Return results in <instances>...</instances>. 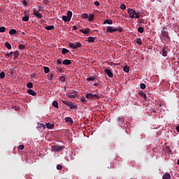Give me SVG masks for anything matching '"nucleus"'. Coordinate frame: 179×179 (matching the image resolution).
Here are the masks:
<instances>
[{
	"label": "nucleus",
	"mask_w": 179,
	"mask_h": 179,
	"mask_svg": "<svg viewBox=\"0 0 179 179\" xmlns=\"http://www.w3.org/2000/svg\"><path fill=\"white\" fill-rule=\"evenodd\" d=\"M127 13L129 14L131 19H139V17H141V13H137L136 11H135V10L131 8L127 9Z\"/></svg>",
	"instance_id": "f257e3e1"
},
{
	"label": "nucleus",
	"mask_w": 179,
	"mask_h": 179,
	"mask_svg": "<svg viewBox=\"0 0 179 179\" xmlns=\"http://www.w3.org/2000/svg\"><path fill=\"white\" fill-rule=\"evenodd\" d=\"M159 37L160 38H164V40H167V38H170V36H169V32L167 31V29H166V27L162 28Z\"/></svg>",
	"instance_id": "f03ea898"
},
{
	"label": "nucleus",
	"mask_w": 179,
	"mask_h": 179,
	"mask_svg": "<svg viewBox=\"0 0 179 179\" xmlns=\"http://www.w3.org/2000/svg\"><path fill=\"white\" fill-rule=\"evenodd\" d=\"M69 47L70 48H73V50H78V48H80L82 47V43L80 42H76V43H70L69 44Z\"/></svg>",
	"instance_id": "7ed1b4c3"
},
{
	"label": "nucleus",
	"mask_w": 179,
	"mask_h": 179,
	"mask_svg": "<svg viewBox=\"0 0 179 179\" xmlns=\"http://www.w3.org/2000/svg\"><path fill=\"white\" fill-rule=\"evenodd\" d=\"M62 103L67 106V107H70L71 110H73L76 108V103L73 102H71L69 101H62Z\"/></svg>",
	"instance_id": "20e7f679"
},
{
	"label": "nucleus",
	"mask_w": 179,
	"mask_h": 179,
	"mask_svg": "<svg viewBox=\"0 0 179 179\" xmlns=\"http://www.w3.org/2000/svg\"><path fill=\"white\" fill-rule=\"evenodd\" d=\"M34 16H36L38 19H43V14H41L38 10L36 8L33 9Z\"/></svg>",
	"instance_id": "39448f33"
},
{
	"label": "nucleus",
	"mask_w": 179,
	"mask_h": 179,
	"mask_svg": "<svg viewBox=\"0 0 179 179\" xmlns=\"http://www.w3.org/2000/svg\"><path fill=\"white\" fill-rule=\"evenodd\" d=\"M86 99H100V96L99 94H93L90 93L86 94Z\"/></svg>",
	"instance_id": "423d86ee"
},
{
	"label": "nucleus",
	"mask_w": 179,
	"mask_h": 179,
	"mask_svg": "<svg viewBox=\"0 0 179 179\" xmlns=\"http://www.w3.org/2000/svg\"><path fill=\"white\" fill-rule=\"evenodd\" d=\"M52 150L53 152H60V150H62V147L59 145H54L52 146Z\"/></svg>",
	"instance_id": "0eeeda50"
},
{
	"label": "nucleus",
	"mask_w": 179,
	"mask_h": 179,
	"mask_svg": "<svg viewBox=\"0 0 179 179\" xmlns=\"http://www.w3.org/2000/svg\"><path fill=\"white\" fill-rule=\"evenodd\" d=\"M104 72L108 75V78H113L114 76V74H113V72H111V70L106 69L104 70Z\"/></svg>",
	"instance_id": "6e6552de"
},
{
	"label": "nucleus",
	"mask_w": 179,
	"mask_h": 179,
	"mask_svg": "<svg viewBox=\"0 0 179 179\" xmlns=\"http://www.w3.org/2000/svg\"><path fill=\"white\" fill-rule=\"evenodd\" d=\"M115 31H117V29L115 28H113V27H108L106 29V33H114Z\"/></svg>",
	"instance_id": "1a4fd4ad"
},
{
	"label": "nucleus",
	"mask_w": 179,
	"mask_h": 179,
	"mask_svg": "<svg viewBox=\"0 0 179 179\" xmlns=\"http://www.w3.org/2000/svg\"><path fill=\"white\" fill-rule=\"evenodd\" d=\"M80 33H83V34H89L90 33V28H86L85 29H80Z\"/></svg>",
	"instance_id": "9d476101"
},
{
	"label": "nucleus",
	"mask_w": 179,
	"mask_h": 179,
	"mask_svg": "<svg viewBox=\"0 0 179 179\" xmlns=\"http://www.w3.org/2000/svg\"><path fill=\"white\" fill-rule=\"evenodd\" d=\"M27 93H29V94H31V96H36L37 95V93H36V92H34L31 89L28 90Z\"/></svg>",
	"instance_id": "9b49d317"
},
{
	"label": "nucleus",
	"mask_w": 179,
	"mask_h": 179,
	"mask_svg": "<svg viewBox=\"0 0 179 179\" xmlns=\"http://www.w3.org/2000/svg\"><path fill=\"white\" fill-rule=\"evenodd\" d=\"M163 179H171V175H170V173H166L163 176H162Z\"/></svg>",
	"instance_id": "f8f14e48"
},
{
	"label": "nucleus",
	"mask_w": 179,
	"mask_h": 179,
	"mask_svg": "<svg viewBox=\"0 0 179 179\" xmlns=\"http://www.w3.org/2000/svg\"><path fill=\"white\" fill-rule=\"evenodd\" d=\"M95 41H96V38L92 37V36L88 37V39L87 40L88 43H94Z\"/></svg>",
	"instance_id": "ddd939ff"
},
{
	"label": "nucleus",
	"mask_w": 179,
	"mask_h": 179,
	"mask_svg": "<svg viewBox=\"0 0 179 179\" xmlns=\"http://www.w3.org/2000/svg\"><path fill=\"white\" fill-rule=\"evenodd\" d=\"M45 127H46V128H48V129H52V128H54L55 125H54V124L46 123Z\"/></svg>",
	"instance_id": "4468645a"
},
{
	"label": "nucleus",
	"mask_w": 179,
	"mask_h": 179,
	"mask_svg": "<svg viewBox=\"0 0 179 179\" xmlns=\"http://www.w3.org/2000/svg\"><path fill=\"white\" fill-rule=\"evenodd\" d=\"M71 64H72V62H71V60L66 59L63 61V64L64 65H71Z\"/></svg>",
	"instance_id": "2eb2a0df"
},
{
	"label": "nucleus",
	"mask_w": 179,
	"mask_h": 179,
	"mask_svg": "<svg viewBox=\"0 0 179 179\" xmlns=\"http://www.w3.org/2000/svg\"><path fill=\"white\" fill-rule=\"evenodd\" d=\"M139 94L141 96V97H143L144 100L148 101V97L146 96V94L143 92H140Z\"/></svg>",
	"instance_id": "dca6fc26"
},
{
	"label": "nucleus",
	"mask_w": 179,
	"mask_h": 179,
	"mask_svg": "<svg viewBox=\"0 0 179 179\" xmlns=\"http://www.w3.org/2000/svg\"><path fill=\"white\" fill-rule=\"evenodd\" d=\"M103 24H113V20L107 19L103 22Z\"/></svg>",
	"instance_id": "f3484780"
},
{
	"label": "nucleus",
	"mask_w": 179,
	"mask_h": 179,
	"mask_svg": "<svg viewBox=\"0 0 179 179\" xmlns=\"http://www.w3.org/2000/svg\"><path fill=\"white\" fill-rule=\"evenodd\" d=\"M94 19V14H90L88 17L89 22H93V20Z\"/></svg>",
	"instance_id": "a211bd4d"
},
{
	"label": "nucleus",
	"mask_w": 179,
	"mask_h": 179,
	"mask_svg": "<svg viewBox=\"0 0 179 179\" xmlns=\"http://www.w3.org/2000/svg\"><path fill=\"white\" fill-rule=\"evenodd\" d=\"M38 128H40L41 129H45V124L43 123H38Z\"/></svg>",
	"instance_id": "6ab92c4d"
},
{
	"label": "nucleus",
	"mask_w": 179,
	"mask_h": 179,
	"mask_svg": "<svg viewBox=\"0 0 179 179\" xmlns=\"http://www.w3.org/2000/svg\"><path fill=\"white\" fill-rule=\"evenodd\" d=\"M62 20H63L64 22H71V20L68 17L67 15H63V16H62Z\"/></svg>",
	"instance_id": "aec40b11"
},
{
	"label": "nucleus",
	"mask_w": 179,
	"mask_h": 179,
	"mask_svg": "<svg viewBox=\"0 0 179 179\" xmlns=\"http://www.w3.org/2000/svg\"><path fill=\"white\" fill-rule=\"evenodd\" d=\"M162 55L163 57H167V50L164 48H162Z\"/></svg>",
	"instance_id": "412c9836"
},
{
	"label": "nucleus",
	"mask_w": 179,
	"mask_h": 179,
	"mask_svg": "<svg viewBox=\"0 0 179 179\" xmlns=\"http://www.w3.org/2000/svg\"><path fill=\"white\" fill-rule=\"evenodd\" d=\"M54 25L46 26L45 27V30H54Z\"/></svg>",
	"instance_id": "4be33fe9"
},
{
	"label": "nucleus",
	"mask_w": 179,
	"mask_h": 179,
	"mask_svg": "<svg viewBox=\"0 0 179 179\" xmlns=\"http://www.w3.org/2000/svg\"><path fill=\"white\" fill-rule=\"evenodd\" d=\"M5 45L8 50H12V45H10V43L9 42H6Z\"/></svg>",
	"instance_id": "5701e85b"
},
{
	"label": "nucleus",
	"mask_w": 179,
	"mask_h": 179,
	"mask_svg": "<svg viewBox=\"0 0 179 179\" xmlns=\"http://www.w3.org/2000/svg\"><path fill=\"white\" fill-rule=\"evenodd\" d=\"M87 82H93V80H96V77L91 76L87 78Z\"/></svg>",
	"instance_id": "b1692460"
},
{
	"label": "nucleus",
	"mask_w": 179,
	"mask_h": 179,
	"mask_svg": "<svg viewBox=\"0 0 179 179\" xmlns=\"http://www.w3.org/2000/svg\"><path fill=\"white\" fill-rule=\"evenodd\" d=\"M136 43H137V44H138V45H142V39H141V38H136Z\"/></svg>",
	"instance_id": "393cba45"
},
{
	"label": "nucleus",
	"mask_w": 179,
	"mask_h": 179,
	"mask_svg": "<svg viewBox=\"0 0 179 179\" xmlns=\"http://www.w3.org/2000/svg\"><path fill=\"white\" fill-rule=\"evenodd\" d=\"M64 121H65L66 122H73V121L72 120V118H71V117H65Z\"/></svg>",
	"instance_id": "a878e982"
},
{
	"label": "nucleus",
	"mask_w": 179,
	"mask_h": 179,
	"mask_svg": "<svg viewBox=\"0 0 179 179\" xmlns=\"http://www.w3.org/2000/svg\"><path fill=\"white\" fill-rule=\"evenodd\" d=\"M13 54H14L15 59H16L17 58H19V55H20L19 51L17 50V51L14 52Z\"/></svg>",
	"instance_id": "bb28decb"
},
{
	"label": "nucleus",
	"mask_w": 179,
	"mask_h": 179,
	"mask_svg": "<svg viewBox=\"0 0 179 179\" xmlns=\"http://www.w3.org/2000/svg\"><path fill=\"white\" fill-rule=\"evenodd\" d=\"M19 50H26V45L20 44L18 45Z\"/></svg>",
	"instance_id": "cd10ccee"
},
{
	"label": "nucleus",
	"mask_w": 179,
	"mask_h": 179,
	"mask_svg": "<svg viewBox=\"0 0 179 179\" xmlns=\"http://www.w3.org/2000/svg\"><path fill=\"white\" fill-rule=\"evenodd\" d=\"M124 72H126V73H128L129 72V66H125L123 69Z\"/></svg>",
	"instance_id": "c85d7f7f"
},
{
	"label": "nucleus",
	"mask_w": 179,
	"mask_h": 179,
	"mask_svg": "<svg viewBox=\"0 0 179 179\" xmlns=\"http://www.w3.org/2000/svg\"><path fill=\"white\" fill-rule=\"evenodd\" d=\"M52 106H53V107H55V108H59V106H58V102H57V101H54L52 102Z\"/></svg>",
	"instance_id": "c756f323"
},
{
	"label": "nucleus",
	"mask_w": 179,
	"mask_h": 179,
	"mask_svg": "<svg viewBox=\"0 0 179 179\" xmlns=\"http://www.w3.org/2000/svg\"><path fill=\"white\" fill-rule=\"evenodd\" d=\"M67 16H68V17L69 18V20H71V19L72 18V11L69 10V11L67 12Z\"/></svg>",
	"instance_id": "7c9ffc66"
},
{
	"label": "nucleus",
	"mask_w": 179,
	"mask_h": 179,
	"mask_svg": "<svg viewBox=\"0 0 179 179\" xmlns=\"http://www.w3.org/2000/svg\"><path fill=\"white\" fill-rule=\"evenodd\" d=\"M16 33H17L16 29H10L9 31V34H10V35L16 34Z\"/></svg>",
	"instance_id": "2f4dec72"
},
{
	"label": "nucleus",
	"mask_w": 179,
	"mask_h": 179,
	"mask_svg": "<svg viewBox=\"0 0 179 179\" xmlns=\"http://www.w3.org/2000/svg\"><path fill=\"white\" fill-rule=\"evenodd\" d=\"M62 54L65 55V54H68V52H69V50L66 49V48H63L62 50Z\"/></svg>",
	"instance_id": "473e14b6"
},
{
	"label": "nucleus",
	"mask_w": 179,
	"mask_h": 179,
	"mask_svg": "<svg viewBox=\"0 0 179 179\" xmlns=\"http://www.w3.org/2000/svg\"><path fill=\"white\" fill-rule=\"evenodd\" d=\"M120 9H122V10H125V9H127V6H125V4L122 3L120 5Z\"/></svg>",
	"instance_id": "72a5a7b5"
},
{
	"label": "nucleus",
	"mask_w": 179,
	"mask_h": 179,
	"mask_svg": "<svg viewBox=\"0 0 179 179\" xmlns=\"http://www.w3.org/2000/svg\"><path fill=\"white\" fill-rule=\"evenodd\" d=\"M23 22H29V15H27L26 16L22 17Z\"/></svg>",
	"instance_id": "f704fd0d"
},
{
	"label": "nucleus",
	"mask_w": 179,
	"mask_h": 179,
	"mask_svg": "<svg viewBox=\"0 0 179 179\" xmlns=\"http://www.w3.org/2000/svg\"><path fill=\"white\" fill-rule=\"evenodd\" d=\"M144 30H145V29H143V27H139L138 28V33H143Z\"/></svg>",
	"instance_id": "c9c22d12"
},
{
	"label": "nucleus",
	"mask_w": 179,
	"mask_h": 179,
	"mask_svg": "<svg viewBox=\"0 0 179 179\" xmlns=\"http://www.w3.org/2000/svg\"><path fill=\"white\" fill-rule=\"evenodd\" d=\"M27 87H28V89H31V87H33V83H28L27 84Z\"/></svg>",
	"instance_id": "e433bc0d"
},
{
	"label": "nucleus",
	"mask_w": 179,
	"mask_h": 179,
	"mask_svg": "<svg viewBox=\"0 0 179 179\" xmlns=\"http://www.w3.org/2000/svg\"><path fill=\"white\" fill-rule=\"evenodd\" d=\"M6 30V28H5V27H0V33H5Z\"/></svg>",
	"instance_id": "4c0bfd02"
},
{
	"label": "nucleus",
	"mask_w": 179,
	"mask_h": 179,
	"mask_svg": "<svg viewBox=\"0 0 179 179\" xmlns=\"http://www.w3.org/2000/svg\"><path fill=\"white\" fill-rule=\"evenodd\" d=\"M43 69L45 73H48V72H50V68L44 66Z\"/></svg>",
	"instance_id": "58836bf2"
},
{
	"label": "nucleus",
	"mask_w": 179,
	"mask_h": 179,
	"mask_svg": "<svg viewBox=\"0 0 179 179\" xmlns=\"http://www.w3.org/2000/svg\"><path fill=\"white\" fill-rule=\"evenodd\" d=\"M68 97L69 98V99H76V95H75V94H68Z\"/></svg>",
	"instance_id": "ea45409f"
},
{
	"label": "nucleus",
	"mask_w": 179,
	"mask_h": 179,
	"mask_svg": "<svg viewBox=\"0 0 179 179\" xmlns=\"http://www.w3.org/2000/svg\"><path fill=\"white\" fill-rule=\"evenodd\" d=\"M83 19H87L89 17V15L87 13H84L82 15Z\"/></svg>",
	"instance_id": "a19ab883"
},
{
	"label": "nucleus",
	"mask_w": 179,
	"mask_h": 179,
	"mask_svg": "<svg viewBox=\"0 0 179 179\" xmlns=\"http://www.w3.org/2000/svg\"><path fill=\"white\" fill-rule=\"evenodd\" d=\"M5 78V72L0 73V79H3Z\"/></svg>",
	"instance_id": "79ce46f5"
},
{
	"label": "nucleus",
	"mask_w": 179,
	"mask_h": 179,
	"mask_svg": "<svg viewBox=\"0 0 179 179\" xmlns=\"http://www.w3.org/2000/svg\"><path fill=\"white\" fill-rule=\"evenodd\" d=\"M59 80L60 82H65V78L64 76H61L59 78Z\"/></svg>",
	"instance_id": "37998d69"
},
{
	"label": "nucleus",
	"mask_w": 179,
	"mask_h": 179,
	"mask_svg": "<svg viewBox=\"0 0 179 179\" xmlns=\"http://www.w3.org/2000/svg\"><path fill=\"white\" fill-rule=\"evenodd\" d=\"M140 87H141V89H146V85H145V84H143V83H141V85H140Z\"/></svg>",
	"instance_id": "c03bdc74"
},
{
	"label": "nucleus",
	"mask_w": 179,
	"mask_h": 179,
	"mask_svg": "<svg viewBox=\"0 0 179 179\" xmlns=\"http://www.w3.org/2000/svg\"><path fill=\"white\" fill-rule=\"evenodd\" d=\"M23 149H24V145H20L18 146V150H23Z\"/></svg>",
	"instance_id": "a18cd8bd"
},
{
	"label": "nucleus",
	"mask_w": 179,
	"mask_h": 179,
	"mask_svg": "<svg viewBox=\"0 0 179 179\" xmlns=\"http://www.w3.org/2000/svg\"><path fill=\"white\" fill-rule=\"evenodd\" d=\"M116 31H119L120 33H122V28L119 27V28H115Z\"/></svg>",
	"instance_id": "49530a36"
},
{
	"label": "nucleus",
	"mask_w": 179,
	"mask_h": 179,
	"mask_svg": "<svg viewBox=\"0 0 179 179\" xmlns=\"http://www.w3.org/2000/svg\"><path fill=\"white\" fill-rule=\"evenodd\" d=\"M57 170H62V165H61V164L57 165Z\"/></svg>",
	"instance_id": "de8ad7c7"
},
{
	"label": "nucleus",
	"mask_w": 179,
	"mask_h": 179,
	"mask_svg": "<svg viewBox=\"0 0 179 179\" xmlns=\"http://www.w3.org/2000/svg\"><path fill=\"white\" fill-rule=\"evenodd\" d=\"M94 5H95V6H100V3L97 1H94Z\"/></svg>",
	"instance_id": "09e8293b"
},
{
	"label": "nucleus",
	"mask_w": 179,
	"mask_h": 179,
	"mask_svg": "<svg viewBox=\"0 0 179 179\" xmlns=\"http://www.w3.org/2000/svg\"><path fill=\"white\" fill-rule=\"evenodd\" d=\"M12 54H13V52H10V53H7L6 55V57H8L9 58V57H10V55H12Z\"/></svg>",
	"instance_id": "8fccbe9b"
},
{
	"label": "nucleus",
	"mask_w": 179,
	"mask_h": 179,
	"mask_svg": "<svg viewBox=\"0 0 179 179\" xmlns=\"http://www.w3.org/2000/svg\"><path fill=\"white\" fill-rule=\"evenodd\" d=\"M57 72H62V69L61 67H57Z\"/></svg>",
	"instance_id": "3c124183"
},
{
	"label": "nucleus",
	"mask_w": 179,
	"mask_h": 179,
	"mask_svg": "<svg viewBox=\"0 0 179 179\" xmlns=\"http://www.w3.org/2000/svg\"><path fill=\"white\" fill-rule=\"evenodd\" d=\"M80 100H81L82 103H85V101H86V98H85V96H83L80 99Z\"/></svg>",
	"instance_id": "603ef678"
},
{
	"label": "nucleus",
	"mask_w": 179,
	"mask_h": 179,
	"mask_svg": "<svg viewBox=\"0 0 179 179\" xmlns=\"http://www.w3.org/2000/svg\"><path fill=\"white\" fill-rule=\"evenodd\" d=\"M57 64L59 65H61V64H62V62L61 61V59H58L57 61Z\"/></svg>",
	"instance_id": "864d4df0"
},
{
	"label": "nucleus",
	"mask_w": 179,
	"mask_h": 179,
	"mask_svg": "<svg viewBox=\"0 0 179 179\" xmlns=\"http://www.w3.org/2000/svg\"><path fill=\"white\" fill-rule=\"evenodd\" d=\"M22 3L26 6V5H27V1L26 0H23Z\"/></svg>",
	"instance_id": "5fc2aeb1"
},
{
	"label": "nucleus",
	"mask_w": 179,
	"mask_h": 179,
	"mask_svg": "<svg viewBox=\"0 0 179 179\" xmlns=\"http://www.w3.org/2000/svg\"><path fill=\"white\" fill-rule=\"evenodd\" d=\"M73 30H78V27L76 25L73 26Z\"/></svg>",
	"instance_id": "6e6d98bb"
},
{
	"label": "nucleus",
	"mask_w": 179,
	"mask_h": 179,
	"mask_svg": "<svg viewBox=\"0 0 179 179\" xmlns=\"http://www.w3.org/2000/svg\"><path fill=\"white\" fill-rule=\"evenodd\" d=\"M53 78H54V74H51L50 76V80H51V79H53Z\"/></svg>",
	"instance_id": "4d7b16f0"
},
{
	"label": "nucleus",
	"mask_w": 179,
	"mask_h": 179,
	"mask_svg": "<svg viewBox=\"0 0 179 179\" xmlns=\"http://www.w3.org/2000/svg\"><path fill=\"white\" fill-rule=\"evenodd\" d=\"M93 86H99V83H95L93 85Z\"/></svg>",
	"instance_id": "13d9d810"
},
{
	"label": "nucleus",
	"mask_w": 179,
	"mask_h": 179,
	"mask_svg": "<svg viewBox=\"0 0 179 179\" xmlns=\"http://www.w3.org/2000/svg\"><path fill=\"white\" fill-rule=\"evenodd\" d=\"M38 10H41V6H38Z\"/></svg>",
	"instance_id": "bf43d9fd"
},
{
	"label": "nucleus",
	"mask_w": 179,
	"mask_h": 179,
	"mask_svg": "<svg viewBox=\"0 0 179 179\" xmlns=\"http://www.w3.org/2000/svg\"><path fill=\"white\" fill-rule=\"evenodd\" d=\"M110 65L113 66V65H114V63L110 62Z\"/></svg>",
	"instance_id": "052dcab7"
},
{
	"label": "nucleus",
	"mask_w": 179,
	"mask_h": 179,
	"mask_svg": "<svg viewBox=\"0 0 179 179\" xmlns=\"http://www.w3.org/2000/svg\"><path fill=\"white\" fill-rule=\"evenodd\" d=\"M22 34H24V32H22Z\"/></svg>",
	"instance_id": "680f3d73"
},
{
	"label": "nucleus",
	"mask_w": 179,
	"mask_h": 179,
	"mask_svg": "<svg viewBox=\"0 0 179 179\" xmlns=\"http://www.w3.org/2000/svg\"><path fill=\"white\" fill-rule=\"evenodd\" d=\"M154 113H156V110H154Z\"/></svg>",
	"instance_id": "e2e57ef3"
},
{
	"label": "nucleus",
	"mask_w": 179,
	"mask_h": 179,
	"mask_svg": "<svg viewBox=\"0 0 179 179\" xmlns=\"http://www.w3.org/2000/svg\"><path fill=\"white\" fill-rule=\"evenodd\" d=\"M39 1H41V0H39Z\"/></svg>",
	"instance_id": "0e129e2a"
}]
</instances>
